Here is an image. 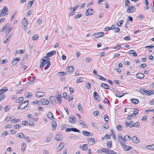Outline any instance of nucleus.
I'll return each mask as SVG.
<instances>
[{
    "label": "nucleus",
    "instance_id": "obj_52",
    "mask_svg": "<svg viewBox=\"0 0 154 154\" xmlns=\"http://www.w3.org/2000/svg\"><path fill=\"white\" fill-rule=\"evenodd\" d=\"M91 87L90 84L89 82H87L85 86L86 88L88 89H89Z\"/></svg>",
    "mask_w": 154,
    "mask_h": 154
},
{
    "label": "nucleus",
    "instance_id": "obj_12",
    "mask_svg": "<svg viewBox=\"0 0 154 154\" xmlns=\"http://www.w3.org/2000/svg\"><path fill=\"white\" fill-rule=\"evenodd\" d=\"M136 77L139 79H143L144 77V75L141 73H138L136 74Z\"/></svg>",
    "mask_w": 154,
    "mask_h": 154
},
{
    "label": "nucleus",
    "instance_id": "obj_14",
    "mask_svg": "<svg viewBox=\"0 0 154 154\" xmlns=\"http://www.w3.org/2000/svg\"><path fill=\"white\" fill-rule=\"evenodd\" d=\"M45 95V93L43 92H38L35 94V96L37 97H40L43 96Z\"/></svg>",
    "mask_w": 154,
    "mask_h": 154
},
{
    "label": "nucleus",
    "instance_id": "obj_9",
    "mask_svg": "<svg viewBox=\"0 0 154 154\" xmlns=\"http://www.w3.org/2000/svg\"><path fill=\"white\" fill-rule=\"evenodd\" d=\"M56 53V51H53L50 52H48L46 54V56L45 57V58H46L48 57H51L55 54Z\"/></svg>",
    "mask_w": 154,
    "mask_h": 154
},
{
    "label": "nucleus",
    "instance_id": "obj_49",
    "mask_svg": "<svg viewBox=\"0 0 154 154\" xmlns=\"http://www.w3.org/2000/svg\"><path fill=\"white\" fill-rule=\"evenodd\" d=\"M109 150L105 148H103L102 149V152H104L107 154H108Z\"/></svg>",
    "mask_w": 154,
    "mask_h": 154
},
{
    "label": "nucleus",
    "instance_id": "obj_24",
    "mask_svg": "<svg viewBox=\"0 0 154 154\" xmlns=\"http://www.w3.org/2000/svg\"><path fill=\"white\" fill-rule=\"evenodd\" d=\"M131 101L132 103L135 104H137L139 102V100L138 99L134 98L131 99Z\"/></svg>",
    "mask_w": 154,
    "mask_h": 154
},
{
    "label": "nucleus",
    "instance_id": "obj_36",
    "mask_svg": "<svg viewBox=\"0 0 154 154\" xmlns=\"http://www.w3.org/2000/svg\"><path fill=\"white\" fill-rule=\"evenodd\" d=\"M17 136L19 138H23L25 137L24 134L22 133H18Z\"/></svg>",
    "mask_w": 154,
    "mask_h": 154
},
{
    "label": "nucleus",
    "instance_id": "obj_45",
    "mask_svg": "<svg viewBox=\"0 0 154 154\" xmlns=\"http://www.w3.org/2000/svg\"><path fill=\"white\" fill-rule=\"evenodd\" d=\"M123 22V20H122L119 21V23L117 24H116L117 26L119 27L121 26L122 25Z\"/></svg>",
    "mask_w": 154,
    "mask_h": 154
},
{
    "label": "nucleus",
    "instance_id": "obj_42",
    "mask_svg": "<svg viewBox=\"0 0 154 154\" xmlns=\"http://www.w3.org/2000/svg\"><path fill=\"white\" fill-rule=\"evenodd\" d=\"M124 93H117L116 94V96L118 97H122Z\"/></svg>",
    "mask_w": 154,
    "mask_h": 154
},
{
    "label": "nucleus",
    "instance_id": "obj_19",
    "mask_svg": "<svg viewBox=\"0 0 154 154\" xmlns=\"http://www.w3.org/2000/svg\"><path fill=\"white\" fill-rule=\"evenodd\" d=\"M8 11V9L7 6H5L1 10L0 12L2 14L5 13V12H7Z\"/></svg>",
    "mask_w": 154,
    "mask_h": 154
},
{
    "label": "nucleus",
    "instance_id": "obj_35",
    "mask_svg": "<svg viewBox=\"0 0 154 154\" xmlns=\"http://www.w3.org/2000/svg\"><path fill=\"white\" fill-rule=\"evenodd\" d=\"M12 35L11 34L9 35L8 37V38L5 40L4 42V43H6L7 42L9 41L10 39L12 37Z\"/></svg>",
    "mask_w": 154,
    "mask_h": 154
},
{
    "label": "nucleus",
    "instance_id": "obj_61",
    "mask_svg": "<svg viewBox=\"0 0 154 154\" xmlns=\"http://www.w3.org/2000/svg\"><path fill=\"white\" fill-rule=\"evenodd\" d=\"M148 149H153L154 150V145H152L151 146H148Z\"/></svg>",
    "mask_w": 154,
    "mask_h": 154
},
{
    "label": "nucleus",
    "instance_id": "obj_17",
    "mask_svg": "<svg viewBox=\"0 0 154 154\" xmlns=\"http://www.w3.org/2000/svg\"><path fill=\"white\" fill-rule=\"evenodd\" d=\"M80 147L83 150H87L88 148V146L87 144H85L83 145L81 147V146H80Z\"/></svg>",
    "mask_w": 154,
    "mask_h": 154
},
{
    "label": "nucleus",
    "instance_id": "obj_53",
    "mask_svg": "<svg viewBox=\"0 0 154 154\" xmlns=\"http://www.w3.org/2000/svg\"><path fill=\"white\" fill-rule=\"evenodd\" d=\"M117 129L119 131H121L122 129V127L121 125H118L117 126Z\"/></svg>",
    "mask_w": 154,
    "mask_h": 154
},
{
    "label": "nucleus",
    "instance_id": "obj_27",
    "mask_svg": "<svg viewBox=\"0 0 154 154\" xmlns=\"http://www.w3.org/2000/svg\"><path fill=\"white\" fill-rule=\"evenodd\" d=\"M21 151L22 152H24L26 149V145L25 143H22V145Z\"/></svg>",
    "mask_w": 154,
    "mask_h": 154
},
{
    "label": "nucleus",
    "instance_id": "obj_50",
    "mask_svg": "<svg viewBox=\"0 0 154 154\" xmlns=\"http://www.w3.org/2000/svg\"><path fill=\"white\" fill-rule=\"evenodd\" d=\"M139 123L138 122H136L133 125H132L131 126H130V128H132L133 127H137L138 126Z\"/></svg>",
    "mask_w": 154,
    "mask_h": 154
},
{
    "label": "nucleus",
    "instance_id": "obj_57",
    "mask_svg": "<svg viewBox=\"0 0 154 154\" xmlns=\"http://www.w3.org/2000/svg\"><path fill=\"white\" fill-rule=\"evenodd\" d=\"M78 108L79 110L82 111V108L80 103H79L78 105Z\"/></svg>",
    "mask_w": 154,
    "mask_h": 154
},
{
    "label": "nucleus",
    "instance_id": "obj_10",
    "mask_svg": "<svg viewBox=\"0 0 154 154\" xmlns=\"http://www.w3.org/2000/svg\"><path fill=\"white\" fill-rule=\"evenodd\" d=\"M138 91L140 92L143 94H146L147 95L148 90H146L145 88L140 89Z\"/></svg>",
    "mask_w": 154,
    "mask_h": 154
},
{
    "label": "nucleus",
    "instance_id": "obj_5",
    "mask_svg": "<svg viewBox=\"0 0 154 154\" xmlns=\"http://www.w3.org/2000/svg\"><path fill=\"white\" fill-rule=\"evenodd\" d=\"M136 9L133 6H129L127 8V11L126 12L132 13L135 11Z\"/></svg>",
    "mask_w": 154,
    "mask_h": 154
},
{
    "label": "nucleus",
    "instance_id": "obj_3",
    "mask_svg": "<svg viewBox=\"0 0 154 154\" xmlns=\"http://www.w3.org/2000/svg\"><path fill=\"white\" fill-rule=\"evenodd\" d=\"M41 103L43 105H47L49 104V101L46 99L42 98L40 101Z\"/></svg>",
    "mask_w": 154,
    "mask_h": 154
},
{
    "label": "nucleus",
    "instance_id": "obj_7",
    "mask_svg": "<svg viewBox=\"0 0 154 154\" xmlns=\"http://www.w3.org/2000/svg\"><path fill=\"white\" fill-rule=\"evenodd\" d=\"M88 144L91 145H93L95 143L94 140V138H89L88 139Z\"/></svg>",
    "mask_w": 154,
    "mask_h": 154
},
{
    "label": "nucleus",
    "instance_id": "obj_30",
    "mask_svg": "<svg viewBox=\"0 0 154 154\" xmlns=\"http://www.w3.org/2000/svg\"><path fill=\"white\" fill-rule=\"evenodd\" d=\"M134 51H135L134 50H131L128 52V53L129 54H132L133 56L135 57L137 55V54Z\"/></svg>",
    "mask_w": 154,
    "mask_h": 154
},
{
    "label": "nucleus",
    "instance_id": "obj_54",
    "mask_svg": "<svg viewBox=\"0 0 154 154\" xmlns=\"http://www.w3.org/2000/svg\"><path fill=\"white\" fill-rule=\"evenodd\" d=\"M133 112H134L133 113H134L136 115L137 114H138V110L136 108H134Z\"/></svg>",
    "mask_w": 154,
    "mask_h": 154
},
{
    "label": "nucleus",
    "instance_id": "obj_8",
    "mask_svg": "<svg viewBox=\"0 0 154 154\" xmlns=\"http://www.w3.org/2000/svg\"><path fill=\"white\" fill-rule=\"evenodd\" d=\"M63 138L62 135L60 133H58L56 135L55 139L57 141L61 140Z\"/></svg>",
    "mask_w": 154,
    "mask_h": 154
},
{
    "label": "nucleus",
    "instance_id": "obj_21",
    "mask_svg": "<svg viewBox=\"0 0 154 154\" xmlns=\"http://www.w3.org/2000/svg\"><path fill=\"white\" fill-rule=\"evenodd\" d=\"M132 140L134 143H138L139 142V139L136 137L135 136L132 137Z\"/></svg>",
    "mask_w": 154,
    "mask_h": 154
},
{
    "label": "nucleus",
    "instance_id": "obj_48",
    "mask_svg": "<svg viewBox=\"0 0 154 154\" xmlns=\"http://www.w3.org/2000/svg\"><path fill=\"white\" fill-rule=\"evenodd\" d=\"M103 127L105 129H106L109 128L108 125L106 123L103 125Z\"/></svg>",
    "mask_w": 154,
    "mask_h": 154
},
{
    "label": "nucleus",
    "instance_id": "obj_41",
    "mask_svg": "<svg viewBox=\"0 0 154 154\" xmlns=\"http://www.w3.org/2000/svg\"><path fill=\"white\" fill-rule=\"evenodd\" d=\"M72 131H74L75 132H78L79 133H81L80 130H79V129H77L76 128H72Z\"/></svg>",
    "mask_w": 154,
    "mask_h": 154
},
{
    "label": "nucleus",
    "instance_id": "obj_63",
    "mask_svg": "<svg viewBox=\"0 0 154 154\" xmlns=\"http://www.w3.org/2000/svg\"><path fill=\"white\" fill-rule=\"evenodd\" d=\"M69 90L71 94H72L74 93V90L72 88L70 87L69 88Z\"/></svg>",
    "mask_w": 154,
    "mask_h": 154
},
{
    "label": "nucleus",
    "instance_id": "obj_6",
    "mask_svg": "<svg viewBox=\"0 0 154 154\" xmlns=\"http://www.w3.org/2000/svg\"><path fill=\"white\" fill-rule=\"evenodd\" d=\"M118 139L119 142L120 143L121 145H123L124 143H125V142L122 137L120 135H119Z\"/></svg>",
    "mask_w": 154,
    "mask_h": 154
},
{
    "label": "nucleus",
    "instance_id": "obj_47",
    "mask_svg": "<svg viewBox=\"0 0 154 154\" xmlns=\"http://www.w3.org/2000/svg\"><path fill=\"white\" fill-rule=\"evenodd\" d=\"M74 120V117H69V122L73 123L74 121L73 120Z\"/></svg>",
    "mask_w": 154,
    "mask_h": 154
},
{
    "label": "nucleus",
    "instance_id": "obj_44",
    "mask_svg": "<svg viewBox=\"0 0 154 154\" xmlns=\"http://www.w3.org/2000/svg\"><path fill=\"white\" fill-rule=\"evenodd\" d=\"M130 5V2L128 0H127L126 1L125 4V6L126 7V6H129Z\"/></svg>",
    "mask_w": 154,
    "mask_h": 154
},
{
    "label": "nucleus",
    "instance_id": "obj_18",
    "mask_svg": "<svg viewBox=\"0 0 154 154\" xmlns=\"http://www.w3.org/2000/svg\"><path fill=\"white\" fill-rule=\"evenodd\" d=\"M22 23L23 25H24L25 27L27 28V27L26 26L27 25L28 23L27 21L26 20V19L25 18H24L22 20Z\"/></svg>",
    "mask_w": 154,
    "mask_h": 154
},
{
    "label": "nucleus",
    "instance_id": "obj_31",
    "mask_svg": "<svg viewBox=\"0 0 154 154\" xmlns=\"http://www.w3.org/2000/svg\"><path fill=\"white\" fill-rule=\"evenodd\" d=\"M83 134L86 136H89L90 135V133L89 132L87 131H82Z\"/></svg>",
    "mask_w": 154,
    "mask_h": 154
},
{
    "label": "nucleus",
    "instance_id": "obj_46",
    "mask_svg": "<svg viewBox=\"0 0 154 154\" xmlns=\"http://www.w3.org/2000/svg\"><path fill=\"white\" fill-rule=\"evenodd\" d=\"M108 154H117V153L112 150H109Z\"/></svg>",
    "mask_w": 154,
    "mask_h": 154
},
{
    "label": "nucleus",
    "instance_id": "obj_29",
    "mask_svg": "<svg viewBox=\"0 0 154 154\" xmlns=\"http://www.w3.org/2000/svg\"><path fill=\"white\" fill-rule=\"evenodd\" d=\"M135 116L136 115L134 113H133L131 115L128 116L127 118L128 120H130L132 117H135Z\"/></svg>",
    "mask_w": 154,
    "mask_h": 154
},
{
    "label": "nucleus",
    "instance_id": "obj_20",
    "mask_svg": "<svg viewBox=\"0 0 154 154\" xmlns=\"http://www.w3.org/2000/svg\"><path fill=\"white\" fill-rule=\"evenodd\" d=\"M47 116L49 119H54L52 114L50 112H48V113L47 114Z\"/></svg>",
    "mask_w": 154,
    "mask_h": 154
},
{
    "label": "nucleus",
    "instance_id": "obj_28",
    "mask_svg": "<svg viewBox=\"0 0 154 154\" xmlns=\"http://www.w3.org/2000/svg\"><path fill=\"white\" fill-rule=\"evenodd\" d=\"M101 86L102 87H103L104 88L106 89H109V86L105 83H103L101 85Z\"/></svg>",
    "mask_w": 154,
    "mask_h": 154
},
{
    "label": "nucleus",
    "instance_id": "obj_34",
    "mask_svg": "<svg viewBox=\"0 0 154 154\" xmlns=\"http://www.w3.org/2000/svg\"><path fill=\"white\" fill-rule=\"evenodd\" d=\"M23 100V97H20L18 98V99L15 102L17 103H20V102Z\"/></svg>",
    "mask_w": 154,
    "mask_h": 154
},
{
    "label": "nucleus",
    "instance_id": "obj_55",
    "mask_svg": "<svg viewBox=\"0 0 154 154\" xmlns=\"http://www.w3.org/2000/svg\"><path fill=\"white\" fill-rule=\"evenodd\" d=\"M12 28L11 27H9L7 29L6 31V32L8 34L10 31L12 30Z\"/></svg>",
    "mask_w": 154,
    "mask_h": 154
},
{
    "label": "nucleus",
    "instance_id": "obj_1",
    "mask_svg": "<svg viewBox=\"0 0 154 154\" xmlns=\"http://www.w3.org/2000/svg\"><path fill=\"white\" fill-rule=\"evenodd\" d=\"M42 61L40 64V68H43L46 64V65L44 68L45 70L47 69L50 66L51 63L49 61L47 60H45L43 59H42Z\"/></svg>",
    "mask_w": 154,
    "mask_h": 154
},
{
    "label": "nucleus",
    "instance_id": "obj_2",
    "mask_svg": "<svg viewBox=\"0 0 154 154\" xmlns=\"http://www.w3.org/2000/svg\"><path fill=\"white\" fill-rule=\"evenodd\" d=\"M29 101H25L20 104L17 107V109H22L25 108L28 105Z\"/></svg>",
    "mask_w": 154,
    "mask_h": 154
},
{
    "label": "nucleus",
    "instance_id": "obj_39",
    "mask_svg": "<svg viewBox=\"0 0 154 154\" xmlns=\"http://www.w3.org/2000/svg\"><path fill=\"white\" fill-rule=\"evenodd\" d=\"M66 74H67L66 72L64 71L59 72L58 73V75L60 76Z\"/></svg>",
    "mask_w": 154,
    "mask_h": 154
},
{
    "label": "nucleus",
    "instance_id": "obj_43",
    "mask_svg": "<svg viewBox=\"0 0 154 154\" xmlns=\"http://www.w3.org/2000/svg\"><path fill=\"white\" fill-rule=\"evenodd\" d=\"M104 119L105 121L106 122H107L109 121V119L108 116L106 115H105L104 116Z\"/></svg>",
    "mask_w": 154,
    "mask_h": 154
},
{
    "label": "nucleus",
    "instance_id": "obj_62",
    "mask_svg": "<svg viewBox=\"0 0 154 154\" xmlns=\"http://www.w3.org/2000/svg\"><path fill=\"white\" fill-rule=\"evenodd\" d=\"M10 108L8 105L6 106L4 109L5 111L6 112H7Z\"/></svg>",
    "mask_w": 154,
    "mask_h": 154
},
{
    "label": "nucleus",
    "instance_id": "obj_15",
    "mask_svg": "<svg viewBox=\"0 0 154 154\" xmlns=\"http://www.w3.org/2000/svg\"><path fill=\"white\" fill-rule=\"evenodd\" d=\"M20 60V58L19 57H17L16 59H14L12 61V64L13 65H15Z\"/></svg>",
    "mask_w": 154,
    "mask_h": 154
},
{
    "label": "nucleus",
    "instance_id": "obj_16",
    "mask_svg": "<svg viewBox=\"0 0 154 154\" xmlns=\"http://www.w3.org/2000/svg\"><path fill=\"white\" fill-rule=\"evenodd\" d=\"M64 146V144L63 142H61L58 146L57 149L59 150H61Z\"/></svg>",
    "mask_w": 154,
    "mask_h": 154
},
{
    "label": "nucleus",
    "instance_id": "obj_26",
    "mask_svg": "<svg viewBox=\"0 0 154 154\" xmlns=\"http://www.w3.org/2000/svg\"><path fill=\"white\" fill-rule=\"evenodd\" d=\"M93 96L94 99L95 100H97L99 98V96L98 95L96 91H94V92Z\"/></svg>",
    "mask_w": 154,
    "mask_h": 154
},
{
    "label": "nucleus",
    "instance_id": "obj_64",
    "mask_svg": "<svg viewBox=\"0 0 154 154\" xmlns=\"http://www.w3.org/2000/svg\"><path fill=\"white\" fill-rule=\"evenodd\" d=\"M82 16V14H78L77 15L75 16V18L76 19H77L81 17Z\"/></svg>",
    "mask_w": 154,
    "mask_h": 154
},
{
    "label": "nucleus",
    "instance_id": "obj_32",
    "mask_svg": "<svg viewBox=\"0 0 154 154\" xmlns=\"http://www.w3.org/2000/svg\"><path fill=\"white\" fill-rule=\"evenodd\" d=\"M100 35V32H97L93 35V37H95V38L100 37L101 36Z\"/></svg>",
    "mask_w": 154,
    "mask_h": 154
},
{
    "label": "nucleus",
    "instance_id": "obj_40",
    "mask_svg": "<svg viewBox=\"0 0 154 154\" xmlns=\"http://www.w3.org/2000/svg\"><path fill=\"white\" fill-rule=\"evenodd\" d=\"M79 122L81 125H82L84 126H86V124L82 120L80 119L79 121Z\"/></svg>",
    "mask_w": 154,
    "mask_h": 154
},
{
    "label": "nucleus",
    "instance_id": "obj_23",
    "mask_svg": "<svg viewBox=\"0 0 154 154\" xmlns=\"http://www.w3.org/2000/svg\"><path fill=\"white\" fill-rule=\"evenodd\" d=\"M73 67L70 66L67 69V71L69 73H72L73 72Z\"/></svg>",
    "mask_w": 154,
    "mask_h": 154
},
{
    "label": "nucleus",
    "instance_id": "obj_4",
    "mask_svg": "<svg viewBox=\"0 0 154 154\" xmlns=\"http://www.w3.org/2000/svg\"><path fill=\"white\" fill-rule=\"evenodd\" d=\"M94 11L92 8L91 9L88 8V9L86 13V16H88L91 15L94 13Z\"/></svg>",
    "mask_w": 154,
    "mask_h": 154
},
{
    "label": "nucleus",
    "instance_id": "obj_33",
    "mask_svg": "<svg viewBox=\"0 0 154 154\" xmlns=\"http://www.w3.org/2000/svg\"><path fill=\"white\" fill-rule=\"evenodd\" d=\"M9 25L10 24L9 23H7L4 27L1 29V32H2L4 31L5 30L7 27H8L9 26Z\"/></svg>",
    "mask_w": 154,
    "mask_h": 154
},
{
    "label": "nucleus",
    "instance_id": "obj_37",
    "mask_svg": "<svg viewBox=\"0 0 154 154\" xmlns=\"http://www.w3.org/2000/svg\"><path fill=\"white\" fill-rule=\"evenodd\" d=\"M39 36L38 34H36L32 37V39L33 40H37L39 38Z\"/></svg>",
    "mask_w": 154,
    "mask_h": 154
},
{
    "label": "nucleus",
    "instance_id": "obj_51",
    "mask_svg": "<svg viewBox=\"0 0 154 154\" xmlns=\"http://www.w3.org/2000/svg\"><path fill=\"white\" fill-rule=\"evenodd\" d=\"M128 123V125L127 126H126V128L128 127V126H131L132 125H134V122L132 121H130Z\"/></svg>",
    "mask_w": 154,
    "mask_h": 154
},
{
    "label": "nucleus",
    "instance_id": "obj_22",
    "mask_svg": "<svg viewBox=\"0 0 154 154\" xmlns=\"http://www.w3.org/2000/svg\"><path fill=\"white\" fill-rule=\"evenodd\" d=\"M51 125L52 127V129L53 130H54L57 127V123L54 121L52 122H51Z\"/></svg>",
    "mask_w": 154,
    "mask_h": 154
},
{
    "label": "nucleus",
    "instance_id": "obj_25",
    "mask_svg": "<svg viewBox=\"0 0 154 154\" xmlns=\"http://www.w3.org/2000/svg\"><path fill=\"white\" fill-rule=\"evenodd\" d=\"M56 99L59 103H61L62 100L60 94H58L57 95Z\"/></svg>",
    "mask_w": 154,
    "mask_h": 154
},
{
    "label": "nucleus",
    "instance_id": "obj_56",
    "mask_svg": "<svg viewBox=\"0 0 154 154\" xmlns=\"http://www.w3.org/2000/svg\"><path fill=\"white\" fill-rule=\"evenodd\" d=\"M107 146L109 148L112 147V143L110 141H109L107 143Z\"/></svg>",
    "mask_w": 154,
    "mask_h": 154
},
{
    "label": "nucleus",
    "instance_id": "obj_60",
    "mask_svg": "<svg viewBox=\"0 0 154 154\" xmlns=\"http://www.w3.org/2000/svg\"><path fill=\"white\" fill-rule=\"evenodd\" d=\"M40 101H38L36 100H35L34 101H33L32 103H34L36 104H37L38 105H40Z\"/></svg>",
    "mask_w": 154,
    "mask_h": 154
},
{
    "label": "nucleus",
    "instance_id": "obj_58",
    "mask_svg": "<svg viewBox=\"0 0 154 154\" xmlns=\"http://www.w3.org/2000/svg\"><path fill=\"white\" fill-rule=\"evenodd\" d=\"M19 121L18 119H14L12 120L11 121V122L14 123H17Z\"/></svg>",
    "mask_w": 154,
    "mask_h": 154
},
{
    "label": "nucleus",
    "instance_id": "obj_59",
    "mask_svg": "<svg viewBox=\"0 0 154 154\" xmlns=\"http://www.w3.org/2000/svg\"><path fill=\"white\" fill-rule=\"evenodd\" d=\"M5 95H1L0 96V100H2L5 98Z\"/></svg>",
    "mask_w": 154,
    "mask_h": 154
},
{
    "label": "nucleus",
    "instance_id": "obj_11",
    "mask_svg": "<svg viewBox=\"0 0 154 154\" xmlns=\"http://www.w3.org/2000/svg\"><path fill=\"white\" fill-rule=\"evenodd\" d=\"M121 146L123 148L124 150L125 151L129 150L132 148V147L125 145V143H124L123 145H122Z\"/></svg>",
    "mask_w": 154,
    "mask_h": 154
},
{
    "label": "nucleus",
    "instance_id": "obj_38",
    "mask_svg": "<svg viewBox=\"0 0 154 154\" xmlns=\"http://www.w3.org/2000/svg\"><path fill=\"white\" fill-rule=\"evenodd\" d=\"M148 93L147 94L148 96H150L151 95L154 94V90H150L149 91L148 90Z\"/></svg>",
    "mask_w": 154,
    "mask_h": 154
},
{
    "label": "nucleus",
    "instance_id": "obj_13",
    "mask_svg": "<svg viewBox=\"0 0 154 154\" xmlns=\"http://www.w3.org/2000/svg\"><path fill=\"white\" fill-rule=\"evenodd\" d=\"M53 137V134L52 133H51L46 139V142L47 143L50 142L52 139Z\"/></svg>",
    "mask_w": 154,
    "mask_h": 154
}]
</instances>
